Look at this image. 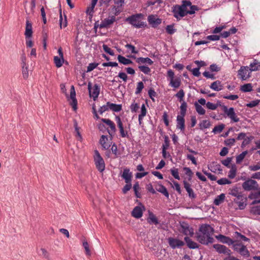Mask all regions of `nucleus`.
<instances>
[{
  "label": "nucleus",
  "mask_w": 260,
  "mask_h": 260,
  "mask_svg": "<svg viewBox=\"0 0 260 260\" xmlns=\"http://www.w3.org/2000/svg\"><path fill=\"white\" fill-rule=\"evenodd\" d=\"M148 222L149 223H153L155 225L158 224L159 223L158 220L155 215L151 212H149V216L148 218Z\"/></svg>",
  "instance_id": "33"
},
{
  "label": "nucleus",
  "mask_w": 260,
  "mask_h": 260,
  "mask_svg": "<svg viewBox=\"0 0 260 260\" xmlns=\"http://www.w3.org/2000/svg\"><path fill=\"white\" fill-rule=\"evenodd\" d=\"M224 127V125L223 124H219L217 126H215L213 129V132H214V133H220L222 131Z\"/></svg>",
  "instance_id": "53"
},
{
  "label": "nucleus",
  "mask_w": 260,
  "mask_h": 260,
  "mask_svg": "<svg viewBox=\"0 0 260 260\" xmlns=\"http://www.w3.org/2000/svg\"><path fill=\"white\" fill-rule=\"evenodd\" d=\"M144 208V206L142 205L141 206H138L135 207L132 212V216L136 218H141L143 215L142 208Z\"/></svg>",
  "instance_id": "20"
},
{
  "label": "nucleus",
  "mask_w": 260,
  "mask_h": 260,
  "mask_svg": "<svg viewBox=\"0 0 260 260\" xmlns=\"http://www.w3.org/2000/svg\"><path fill=\"white\" fill-rule=\"evenodd\" d=\"M249 169L252 171H256L260 169V162H258L256 165L250 166Z\"/></svg>",
  "instance_id": "64"
},
{
  "label": "nucleus",
  "mask_w": 260,
  "mask_h": 260,
  "mask_svg": "<svg viewBox=\"0 0 260 260\" xmlns=\"http://www.w3.org/2000/svg\"><path fill=\"white\" fill-rule=\"evenodd\" d=\"M250 212L255 215H260V206H254L251 209Z\"/></svg>",
  "instance_id": "45"
},
{
  "label": "nucleus",
  "mask_w": 260,
  "mask_h": 260,
  "mask_svg": "<svg viewBox=\"0 0 260 260\" xmlns=\"http://www.w3.org/2000/svg\"><path fill=\"white\" fill-rule=\"evenodd\" d=\"M64 61L63 58H61L60 57L55 56L54 57V62L57 68H60L62 66Z\"/></svg>",
  "instance_id": "39"
},
{
  "label": "nucleus",
  "mask_w": 260,
  "mask_h": 260,
  "mask_svg": "<svg viewBox=\"0 0 260 260\" xmlns=\"http://www.w3.org/2000/svg\"><path fill=\"white\" fill-rule=\"evenodd\" d=\"M70 99L72 100L70 102V105L72 106L73 110L76 111L77 108V101L76 99V92L73 85L71 86L70 90Z\"/></svg>",
  "instance_id": "17"
},
{
  "label": "nucleus",
  "mask_w": 260,
  "mask_h": 260,
  "mask_svg": "<svg viewBox=\"0 0 260 260\" xmlns=\"http://www.w3.org/2000/svg\"><path fill=\"white\" fill-rule=\"evenodd\" d=\"M155 189L158 192L162 193L167 198L169 197V192L165 186L161 184H158L155 187Z\"/></svg>",
  "instance_id": "27"
},
{
  "label": "nucleus",
  "mask_w": 260,
  "mask_h": 260,
  "mask_svg": "<svg viewBox=\"0 0 260 260\" xmlns=\"http://www.w3.org/2000/svg\"><path fill=\"white\" fill-rule=\"evenodd\" d=\"M175 96L177 97L180 102H182L184 101L183 100V98L185 96V92L183 89H180L175 95Z\"/></svg>",
  "instance_id": "43"
},
{
  "label": "nucleus",
  "mask_w": 260,
  "mask_h": 260,
  "mask_svg": "<svg viewBox=\"0 0 260 260\" xmlns=\"http://www.w3.org/2000/svg\"><path fill=\"white\" fill-rule=\"evenodd\" d=\"M213 248L219 253L230 255L231 254V251L230 249L223 245L218 244H214Z\"/></svg>",
  "instance_id": "13"
},
{
  "label": "nucleus",
  "mask_w": 260,
  "mask_h": 260,
  "mask_svg": "<svg viewBox=\"0 0 260 260\" xmlns=\"http://www.w3.org/2000/svg\"><path fill=\"white\" fill-rule=\"evenodd\" d=\"M121 177L124 180L126 183H131L133 177L132 173L128 168H125L121 175Z\"/></svg>",
  "instance_id": "19"
},
{
  "label": "nucleus",
  "mask_w": 260,
  "mask_h": 260,
  "mask_svg": "<svg viewBox=\"0 0 260 260\" xmlns=\"http://www.w3.org/2000/svg\"><path fill=\"white\" fill-rule=\"evenodd\" d=\"M138 68L139 70L145 74H149L151 72L150 69L147 66H139Z\"/></svg>",
  "instance_id": "47"
},
{
  "label": "nucleus",
  "mask_w": 260,
  "mask_h": 260,
  "mask_svg": "<svg viewBox=\"0 0 260 260\" xmlns=\"http://www.w3.org/2000/svg\"><path fill=\"white\" fill-rule=\"evenodd\" d=\"M184 240L186 242L187 246L191 249H195L198 248V244L192 241L191 239H190L188 237H185L184 238Z\"/></svg>",
  "instance_id": "28"
},
{
  "label": "nucleus",
  "mask_w": 260,
  "mask_h": 260,
  "mask_svg": "<svg viewBox=\"0 0 260 260\" xmlns=\"http://www.w3.org/2000/svg\"><path fill=\"white\" fill-rule=\"evenodd\" d=\"M83 246L85 249L86 254L90 256L91 255V252L89 249L88 243L85 240H83Z\"/></svg>",
  "instance_id": "48"
},
{
  "label": "nucleus",
  "mask_w": 260,
  "mask_h": 260,
  "mask_svg": "<svg viewBox=\"0 0 260 260\" xmlns=\"http://www.w3.org/2000/svg\"><path fill=\"white\" fill-rule=\"evenodd\" d=\"M250 71H257L260 70V62L256 59H254L252 62L250 63L249 67Z\"/></svg>",
  "instance_id": "25"
},
{
  "label": "nucleus",
  "mask_w": 260,
  "mask_h": 260,
  "mask_svg": "<svg viewBox=\"0 0 260 260\" xmlns=\"http://www.w3.org/2000/svg\"><path fill=\"white\" fill-rule=\"evenodd\" d=\"M144 88V84L142 82L140 81L138 83L137 88L136 90V94H138L142 92V89Z\"/></svg>",
  "instance_id": "52"
},
{
  "label": "nucleus",
  "mask_w": 260,
  "mask_h": 260,
  "mask_svg": "<svg viewBox=\"0 0 260 260\" xmlns=\"http://www.w3.org/2000/svg\"><path fill=\"white\" fill-rule=\"evenodd\" d=\"M108 139L107 136L102 135L100 140V143L104 149L107 150L110 147V144L108 142Z\"/></svg>",
  "instance_id": "24"
},
{
  "label": "nucleus",
  "mask_w": 260,
  "mask_h": 260,
  "mask_svg": "<svg viewBox=\"0 0 260 260\" xmlns=\"http://www.w3.org/2000/svg\"><path fill=\"white\" fill-rule=\"evenodd\" d=\"M225 196L224 193H221L220 195L217 196L214 201V204L215 205L218 206L223 202L225 199Z\"/></svg>",
  "instance_id": "34"
},
{
  "label": "nucleus",
  "mask_w": 260,
  "mask_h": 260,
  "mask_svg": "<svg viewBox=\"0 0 260 260\" xmlns=\"http://www.w3.org/2000/svg\"><path fill=\"white\" fill-rule=\"evenodd\" d=\"M217 183L219 185H225L231 184L232 182L226 178H222L218 180Z\"/></svg>",
  "instance_id": "49"
},
{
  "label": "nucleus",
  "mask_w": 260,
  "mask_h": 260,
  "mask_svg": "<svg viewBox=\"0 0 260 260\" xmlns=\"http://www.w3.org/2000/svg\"><path fill=\"white\" fill-rule=\"evenodd\" d=\"M111 151L113 154H114L115 157H117L119 153L118 152L117 147L115 144H113L112 146Z\"/></svg>",
  "instance_id": "60"
},
{
  "label": "nucleus",
  "mask_w": 260,
  "mask_h": 260,
  "mask_svg": "<svg viewBox=\"0 0 260 260\" xmlns=\"http://www.w3.org/2000/svg\"><path fill=\"white\" fill-rule=\"evenodd\" d=\"M116 21V17L114 16H109L108 18L103 20L99 25L100 28H107L112 24Z\"/></svg>",
  "instance_id": "15"
},
{
  "label": "nucleus",
  "mask_w": 260,
  "mask_h": 260,
  "mask_svg": "<svg viewBox=\"0 0 260 260\" xmlns=\"http://www.w3.org/2000/svg\"><path fill=\"white\" fill-rule=\"evenodd\" d=\"M32 24L29 20L26 21V26L25 31V36L26 38H30L32 36Z\"/></svg>",
  "instance_id": "23"
},
{
  "label": "nucleus",
  "mask_w": 260,
  "mask_h": 260,
  "mask_svg": "<svg viewBox=\"0 0 260 260\" xmlns=\"http://www.w3.org/2000/svg\"><path fill=\"white\" fill-rule=\"evenodd\" d=\"M181 85V81L179 78L170 80L169 85L174 88H178Z\"/></svg>",
  "instance_id": "32"
},
{
  "label": "nucleus",
  "mask_w": 260,
  "mask_h": 260,
  "mask_svg": "<svg viewBox=\"0 0 260 260\" xmlns=\"http://www.w3.org/2000/svg\"><path fill=\"white\" fill-rule=\"evenodd\" d=\"M210 87L212 89L216 91H220L222 89V86L221 84V82L219 80H216L213 82L210 86Z\"/></svg>",
  "instance_id": "26"
},
{
  "label": "nucleus",
  "mask_w": 260,
  "mask_h": 260,
  "mask_svg": "<svg viewBox=\"0 0 260 260\" xmlns=\"http://www.w3.org/2000/svg\"><path fill=\"white\" fill-rule=\"evenodd\" d=\"M101 121L109 126L110 129L108 130L109 134L111 136L114 135L116 131L115 123L109 119L102 118Z\"/></svg>",
  "instance_id": "12"
},
{
  "label": "nucleus",
  "mask_w": 260,
  "mask_h": 260,
  "mask_svg": "<svg viewBox=\"0 0 260 260\" xmlns=\"http://www.w3.org/2000/svg\"><path fill=\"white\" fill-rule=\"evenodd\" d=\"M224 112L233 122H237L239 121V118L237 116L233 108L228 109L226 107H225Z\"/></svg>",
  "instance_id": "10"
},
{
  "label": "nucleus",
  "mask_w": 260,
  "mask_h": 260,
  "mask_svg": "<svg viewBox=\"0 0 260 260\" xmlns=\"http://www.w3.org/2000/svg\"><path fill=\"white\" fill-rule=\"evenodd\" d=\"M229 194L232 196L235 197L236 198L239 197V196L243 194L241 192L239 191V189L237 187H234L232 189H229Z\"/></svg>",
  "instance_id": "35"
},
{
  "label": "nucleus",
  "mask_w": 260,
  "mask_h": 260,
  "mask_svg": "<svg viewBox=\"0 0 260 260\" xmlns=\"http://www.w3.org/2000/svg\"><path fill=\"white\" fill-rule=\"evenodd\" d=\"M149 24L153 28H156L161 23L162 19L158 18L156 15H149L147 17Z\"/></svg>",
  "instance_id": "9"
},
{
  "label": "nucleus",
  "mask_w": 260,
  "mask_h": 260,
  "mask_svg": "<svg viewBox=\"0 0 260 260\" xmlns=\"http://www.w3.org/2000/svg\"><path fill=\"white\" fill-rule=\"evenodd\" d=\"M184 116H185L179 115L177 117V127L180 129L181 131H184L185 129Z\"/></svg>",
  "instance_id": "22"
},
{
  "label": "nucleus",
  "mask_w": 260,
  "mask_h": 260,
  "mask_svg": "<svg viewBox=\"0 0 260 260\" xmlns=\"http://www.w3.org/2000/svg\"><path fill=\"white\" fill-rule=\"evenodd\" d=\"M218 106L217 104H213L209 102L206 103L207 108L210 110H215L217 108Z\"/></svg>",
  "instance_id": "57"
},
{
  "label": "nucleus",
  "mask_w": 260,
  "mask_h": 260,
  "mask_svg": "<svg viewBox=\"0 0 260 260\" xmlns=\"http://www.w3.org/2000/svg\"><path fill=\"white\" fill-rule=\"evenodd\" d=\"M233 248L242 256L248 257L250 256V253L246 246L241 243H235L233 244Z\"/></svg>",
  "instance_id": "5"
},
{
  "label": "nucleus",
  "mask_w": 260,
  "mask_h": 260,
  "mask_svg": "<svg viewBox=\"0 0 260 260\" xmlns=\"http://www.w3.org/2000/svg\"><path fill=\"white\" fill-rule=\"evenodd\" d=\"M183 233L185 235L192 236L193 231L192 228H190L188 225H182Z\"/></svg>",
  "instance_id": "37"
},
{
  "label": "nucleus",
  "mask_w": 260,
  "mask_h": 260,
  "mask_svg": "<svg viewBox=\"0 0 260 260\" xmlns=\"http://www.w3.org/2000/svg\"><path fill=\"white\" fill-rule=\"evenodd\" d=\"M108 106H109L110 110L114 112H119L122 110V106L120 104H115L108 102Z\"/></svg>",
  "instance_id": "29"
},
{
  "label": "nucleus",
  "mask_w": 260,
  "mask_h": 260,
  "mask_svg": "<svg viewBox=\"0 0 260 260\" xmlns=\"http://www.w3.org/2000/svg\"><path fill=\"white\" fill-rule=\"evenodd\" d=\"M180 106V115L185 116L187 110V104L185 101H183Z\"/></svg>",
  "instance_id": "40"
},
{
  "label": "nucleus",
  "mask_w": 260,
  "mask_h": 260,
  "mask_svg": "<svg viewBox=\"0 0 260 260\" xmlns=\"http://www.w3.org/2000/svg\"><path fill=\"white\" fill-rule=\"evenodd\" d=\"M231 169L228 174V177L230 179H233L235 177L237 172V167L235 165H233L230 168Z\"/></svg>",
  "instance_id": "36"
},
{
  "label": "nucleus",
  "mask_w": 260,
  "mask_h": 260,
  "mask_svg": "<svg viewBox=\"0 0 260 260\" xmlns=\"http://www.w3.org/2000/svg\"><path fill=\"white\" fill-rule=\"evenodd\" d=\"M40 255L47 259H50V255L48 251L44 248H41Z\"/></svg>",
  "instance_id": "50"
},
{
  "label": "nucleus",
  "mask_w": 260,
  "mask_h": 260,
  "mask_svg": "<svg viewBox=\"0 0 260 260\" xmlns=\"http://www.w3.org/2000/svg\"><path fill=\"white\" fill-rule=\"evenodd\" d=\"M125 46L129 51H131V53H138V51L136 50V48L134 46L131 44H127Z\"/></svg>",
  "instance_id": "54"
},
{
  "label": "nucleus",
  "mask_w": 260,
  "mask_h": 260,
  "mask_svg": "<svg viewBox=\"0 0 260 260\" xmlns=\"http://www.w3.org/2000/svg\"><path fill=\"white\" fill-rule=\"evenodd\" d=\"M251 72L248 66H242L238 71V76L242 80H246L251 77Z\"/></svg>",
  "instance_id": "8"
},
{
  "label": "nucleus",
  "mask_w": 260,
  "mask_h": 260,
  "mask_svg": "<svg viewBox=\"0 0 260 260\" xmlns=\"http://www.w3.org/2000/svg\"><path fill=\"white\" fill-rule=\"evenodd\" d=\"M246 197L242 194L239 197L236 198L234 200V202L238 205L239 209L243 210L245 208L246 206Z\"/></svg>",
  "instance_id": "16"
},
{
  "label": "nucleus",
  "mask_w": 260,
  "mask_h": 260,
  "mask_svg": "<svg viewBox=\"0 0 260 260\" xmlns=\"http://www.w3.org/2000/svg\"><path fill=\"white\" fill-rule=\"evenodd\" d=\"M199 10V8L196 5H192L189 1L183 0L181 5H176L173 6L172 13L174 17L177 20L180 19L187 14H194L196 11Z\"/></svg>",
  "instance_id": "1"
},
{
  "label": "nucleus",
  "mask_w": 260,
  "mask_h": 260,
  "mask_svg": "<svg viewBox=\"0 0 260 260\" xmlns=\"http://www.w3.org/2000/svg\"><path fill=\"white\" fill-rule=\"evenodd\" d=\"M142 17V14H137L127 17L126 21L136 28H142L146 26L145 22L141 21Z\"/></svg>",
  "instance_id": "3"
},
{
  "label": "nucleus",
  "mask_w": 260,
  "mask_h": 260,
  "mask_svg": "<svg viewBox=\"0 0 260 260\" xmlns=\"http://www.w3.org/2000/svg\"><path fill=\"white\" fill-rule=\"evenodd\" d=\"M231 161H232V158L228 157L225 159L222 160L221 163L223 165L230 168L231 167V166L230 165Z\"/></svg>",
  "instance_id": "55"
},
{
  "label": "nucleus",
  "mask_w": 260,
  "mask_h": 260,
  "mask_svg": "<svg viewBox=\"0 0 260 260\" xmlns=\"http://www.w3.org/2000/svg\"><path fill=\"white\" fill-rule=\"evenodd\" d=\"M242 187L246 191L256 190L258 189V184L256 181L252 179H248L243 183Z\"/></svg>",
  "instance_id": "7"
},
{
  "label": "nucleus",
  "mask_w": 260,
  "mask_h": 260,
  "mask_svg": "<svg viewBox=\"0 0 260 260\" xmlns=\"http://www.w3.org/2000/svg\"><path fill=\"white\" fill-rule=\"evenodd\" d=\"M117 59H118V61L120 63H121L124 65H128L130 64H132L133 63V61L131 59L126 58L125 57H124L121 55H119L118 56Z\"/></svg>",
  "instance_id": "31"
},
{
  "label": "nucleus",
  "mask_w": 260,
  "mask_h": 260,
  "mask_svg": "<svg viewBox=\"0 0 260 260\" xmlns=\"http://www.w3.org/2000/svg\"><path fill=\"white\" fill-rule=\"evenodd\" d=\"M215 238L220 242L227 244L229 245L235 244V242L229 237H226L221 234L215 236Z\"/></svg>",
  "instance_id": "18"
},
{
  "label": "nucleus",
  "mask_w": 260,
  "mask_h": 260,
  "mask_svg": "<svg viewBox=\"0 0 260 260\" xmlns=\"http://www.w3.org/2000/svg\"><path fill=\"white\" fill-rule=\"evenodd\" d=\"M132 188V184L131 183H126V184L122 188V192L124 194L127 193L128 191H129Z\"/></svg>",
  "instance_id": "62"
},
{
  "label": "nucleus",
  "mask_w": 260,
  "mask_h": 260,
  "mask_svg": "<svg viewBox=\"0 0 260 260\" xmlns=\"http://www.w3.org/2000/svg\"><path fill=\"white\" fill-rule=\"evenodd\" d=\"M247 153V151H244L239 155H237L236 157V163L240 164L244 159Z\"/></svg>",
  "instance_id": "41"
},
{
  "label": "nucleus",
  "mask_w": 260,
  "mask_h": 260,
  "mask_svg": "<svg viewBox=\"0 0 260 260\" xmlns=\"http://www.w3.org/2000/svg\"><path fill=\"white\" fill-rule=\"evenodd\" d=\"M184 187L188 194V196L191 199L196 198V194L194 193L193 189L191 188V185L186 180L183 181Z\"/></svg>",
  "instance_id": "21"
},
{
  "label": "nucleus",
  "mask_w": 260,
  "mask_h": 260,
  "mask_svg": "<svg viewBox=\"0 0 260 260\" xmlns=\"http://www.w3.org/2000/svg\"><path fill=\"white\" fill-rule=\"evenodd\" d=\"M109 109V106H108V102L107 103L106 105H104L100 107V108L99 110V112L102 114L104 112H105L106 111H108Z\"/></svg>",
  "instance_id": "63"
},
{
  "label": "nucleus",
  "mask_w": 260,
  "mask_h": 260,
  "mask_svg": "<svg viewBox=\"0 0 260 260\" xmlns=\"http://www.w3.org/2000/svg\"><path fill=\"white\" fill-rule=\"evenodd\" d=\"M59 22H60V27L61 28H64L67 26V20L66 19V16H64V18L63 19L61 14H60V18H59Z\"/></svg>",
  "instance_id": "46"
},
{
  "label": "nucleus",
  "mask_w": 260,
  "mask_h": 260,
  "mask_svg": "<svg viewBox=\"0 0 260 260\" xmlns=\"http://www.w3.org/2000/svg\"><path fill=\"white\" fill-rule=\"evenodd\" d=\"M240 90L242 92H250L252 90V86L251 83H247L242 85Z\"/></svg>",
  "instance_id": "38"
},
{
  "label": "nucleus",
  "mask_w": 260,
  "mask_h": 260,
  "mask_svg": "<svg viewBox=\"0 0 260 260\" xmlns=\"http://www.w3.org/2000/svg\"><path fill=\"white\" fill-rule=\"evenodd\" d=\"M194 106L197 112L200 115H204L205 113V110L197 103L194 104Z\"/></svg>",
  "instance_id": "42"
},
{
  "label": "nucleus",
  "mask_w": 260,
  "mask_h": 260,
  "mask_svg": "<svg viewBox=\"0 0 260 260\" xmlns=\"http://www.w3.org/2000/svg\"><path fill=\"white\" fill-rule=\"evenodd\" d=\"M168 243L173 249L180 247L184 245L183 241L171 237L168 238Z\"/></svg>",
  "instance_id": "14"
},
{
  "label": "nucleus",
  "mask_w": 260,
  "mask_h": 260,
  "mask_svg": "<svg viewBox=\"0 0 260 260\" xmlns=\"http://www.w3.org/2000/svg\"><path fill=\"white\" fill-rule=\"evenodd\" d=\"M167 32L169 35H173L174 34L176 29L174 28V24L168 25L166 27Z\"/></svg>",
  "instance_id": "44"
},
{
  "label": "nucleus",
  "mask_w": 260,
  "mask_h": 260,
  "mask_svg": "<svg viewBox=\"0 0 260 260\" xmlns=\"http://www.w3.org/2000/svg\"><path fill=\"white\" fill-rule=\"evenodd\" d=\"M172 175L176 179L180 180V178L179 175L178 169L176 168H173L170 170Z\"/></svg>",
  "instance_id": "51"
},
{
  "label": "nucleus",
  "mask_w": 260,
  "mask_h": 260,
  "mask_svg": "<svg viewBox=\"0 0 260 260\" xmlns=\"http://www.w3.org/2000/svg\"><path fill=\"white\" fill-rule=\"evenodd\" d=\"M183 170L185 171V174L189 177V180H190L193 175L191 169L188 167H184Z\"/></svg>",
  "instance_id": "58"
},
{
  "label": "nucleus",
  "mask_w": 260,
  "mask_h": 260,
  "mask_svg": "<svg viewBox=\"0 0 260 260\" xmlns=\"http://www.w3.org/2000/svg\"><path fill=\"white\" fill-rule=\"evenodd\" d=\"M213 232L214 229L210 225L203 224L196 232L197 240L202 244L212 243L214 242V239L212 237Z\"/></svg>",
  "instance_id": "2"
},
{
  "label": "nucleus",
  "mask_w": 260,
  "mask_h": 260,
  "mask_svg": "<svg viewBox=\"0 0 260 260\" xmlns=\"http://www.w3.org/2000/svg\"><path fill=\"white\" fill-rule=\"evenodd\" d=\"M103 48L106 53L112 56L114 55V51L109 48L107 45L104 44L103 45Z\"/></svg>",
  "instance_id": "56"
},
{
  "label": "nucleus",
  "mask_w": 260,
  "mask_h": 260,
  "mask_svg": "<svg viewBox=\"0 0 260 260\" xmlns=\"http://www.w3.org/2000/svg\"><path fill=\"white\" fill-rule=\"evenodd\" d=\"M88 89L90 96L92 97L93 100L95 101L100 94V86L97 84H95L93 86H92L91 83L89 82L88 83Z\"/></svg>",
  "instance_id": "6"
},
{
  "label": "nucleus",
  "mask_w": 260,
  "mask_h": 260,
  "mask_svg": "<svg viewBox=\"0 0 260 260\" xmlns=\"http://www.w3.org/2000/svg\"><path fill=\"white\" fill-rule=\"evenodd\" d=\"M94 161L98 171L103 172L105 170V164L99 152L96 150H94Z\"/></svg>",
  "instance_id": "4"
},
{
  "label": "nucleus",
  "mask_w": 260,
  "mask_h": 260,
  "mask_svg": "<svg viewBox=\"0 0 260 260\" xmlns=\"http://www.w3.org/2000/svg\"><path fill=\"white\" fill-rule=\"evenodd\" d=\"M136 62L139 64L147 63L150 66L153 63V61L148 57H139L137 59Z\"/></svg>",
  "instance_id": "30"
},
{
  "label": "nucleus",
  "mask_w": 260,
  "mask_h": 260,
  "mask_svg": "<svg viewBox=\"0 0 260 260\" xmlns=\"http://www.w3.org/2000/svg\"><path fill=\"white\" fill-rule=\"evenodd\" d=\"M210 122L208 120H204L200 123L201 128H206L210 126Z\"/></svg>",
  "instance_id": "61"
},
{
  "label": "nucleus",
  "mask_w": 260,
  "mask_h": 260,
  "mask_svg": "<svg viewBox=\"0 0 260 260\" xmlns=\"http://www.w3.org/2000/svg\"><path fill=\"white\" fill-rule=\"evenodd\" d=\"M115 121L119 129L120 136L122 138L126 137L127 136V132L124 129L123 124L120 117L119 116H116Z\"/></svg>",
  "instance_id": "11"
},
{
  "label": "nucleus",
  "mask_w": 260,
  "mask_h": 260,
  "mask_svg": "<svg viewBox=\"0 0 260 260\" xmlns=\"http://www.w3.org/2000/svg\"><path fill=\"white\" fill-rule=\"evenodd\" d=\"M97 63H90L88 64L87 68V72H90L95 69L98 66Z\"/></svg>",
  "instance_id": "59"
}]
</instances>
